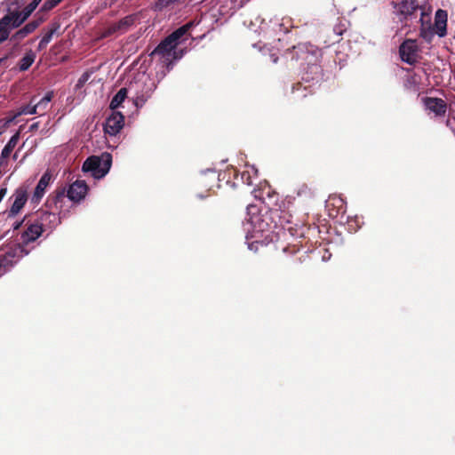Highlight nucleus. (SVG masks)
<instances>
[{"label": "nucleus", "mask_w": 455, "mask_h": 455, "mask_svg": "<svg viewBox=\"0 0 455 455\" xmlns=\"http://www.w3.org/2000/svg\"><path fill=\"white\" fill-rule=\"evenodd\" d=\"M292 215L282 206L271 207L264 212H260L257 216L251 218L255 232L262 234L274 231L278 227L284 228L292 222ZM264 236V235H262Z\"/></svg>", "instance_id": "nucleus-1"}, {"label": "nucleus", "mask_w": 455, "mask_h": 455, "mask_svg": "<svg viewBox=\"0 0 455 455\" xmlns=\"http://www.w3.org/2000/svg\"><path fill=\"white\" fill-rule=\"evenodd\" d=\"M112 164V156L110 153L104 152L100 156H89L82 165L84 172H91L95 179L103 178L110 170Z\"/></svg>", "instance_id": "nucleus-2"}, {"label": "nucleus", "mask_w": 455, "mask_h": 455, "mask_svg": "<svg viewBox=\"0 0 455 455\" xmlns=\"http://www.w3.org/2000/svg\"><path fill=\"white\" fill-rule=\"evenodd\" d=\"M21 245H17L0 254V276L9 271L24 255Z\"/></svg>", "instance_id": "nucleus-3"}, {"label": "nucleus", "mask_w": 455, "mask_h": 455, "mask_svg": "<svg viewBox=\"0 0 455 455\" xmlns=\"http://www.w3.org/2000/svg\"><path fill=\"white\" fill-rule=\"evenodd\" d=\"M37 224L42 227L44 233H51L60 224V218L57 212L40 210L32 216Z\"/></svg>", "instance_id": "nucleus-4"}, {"label": "nucleus", "mask_w": 455, "mask_h": 455, "mask_svg": "<svg viewBox=\"0 0 455 455\" xmlns=\"http://www.w3.org/2000/svg\"><path fill=\"white\" fill-rule=\"evenodd\" d=\"M12 203L10 206V209L5 212V214L8 219L14 218L17 214L20 212V211L25 206L28 201V189L26 187L21 186L19 187L13 193V195L9 198V201Z\"/></svg>", "instance_id": "nucleus-5"}, {"label": "nucleus", "mask_w": 455, "mask_h": 455, "mask_svg": "<svg viewBox=\"0 0 455 455\" xmlns=\"http://www.w3.org/2000/svg\"><path fill=\"white\" fill-rule=\"evenodd\" d=\"M418 51L417 42L413 39H406L399 46L401 60L409 65H414L417 62Z\"/></svg>", "instance_id": "nucleus-6"}, {"label": "nucleus", "mask_w": 455, "mask_h": 455, "mask_svg": "<svg viewBox=\"0 0 455 455\" xmlns=\"http://www.w3.org/2000/svg\"><path fill=\"white\" fill-rule=\"evenodd\" d=\"M315 49L311 45L299 44L292 46L291 49H287L285 54H290L292 60L301 61L303 59L311 62L315 60Z\"/></svg>", "instance_id": "nucleus-7"}, {"label": "nucleus", "mask_w": 455, "mask_h": 455, "mask_svg": "<svg viewBox=\"0 0 455 455\" xmlns=\"http://www.w3.org/2000/svg\"><path fill=\"white\" fill-rule=\"evenodd\" d=\"M325 208L329 217L336 219L346 212L347 204L341 196L331 195L325 202Z\"/></svg>", "instance_id": "nucleus-8"}, {"label": "nucleus", "mask_w": 455, "mask_h": 455, "mask_svg": "<svg viewBox=\"0 0 455 455\" xmlns=\"http://www.w3.org/2000/svg\"><path fill=\"white\" fill-rule=\"evenodd\" d=\"M124 124V116L119 111H113L106 119L104 132L109 135H116Z\"/></svg>", "instance_id": "nucleus-9"}, {"label": "nucleus", "mask_w": 455, "mask_h": 455, "mask_svg": "<svg viewBox=\"0 0 455 455\" xmlns=\"http://www.w3.org/2000/svg\"><path fill=\"white\" fill-rule=\"evenodd\" d=\"M427 110L435 114V116H444L447 112V103L441 98L425 97L422 99Z\"/></svg>", "instance_id": "nucleus-10"}, {"label": "nucleus", "mask_w": 455, "mask_h": 455, "mask_svg": "<svg viewBox=\"0 0 455 455\" xmlns=\"http://www.w3.org/2000/svg\"><path fill=\"white\" fill-rule=\"evenodd\" d=\"M178 44L168 36H166L152 52L151 55H159L164 59V60H170L174 58L176 48Z\"/></svg>", "instance_id": "nucleus-11"}, {"label": "nucleus", "mask_w": 455, "mask_h": 455, "mask_svg": "<svg viewBox=\"0 0 455 455\" xmlns=\"http://www.w3.org/2000/svg\"><path fill=\"white\" fill-rule=\"evenodd\" d=\"M67 191V197L75 203H78L83 200L87 192L88 186L84 180H76L73 182Z\"/></svg>", "instance_id": "nucleus-12"}, {"label": "nucleus", "mask_w": 455, "mask_h": 455, "mask_svg": "<svg viewBox=\"0 0 455 455\" xmlns=\"http://www.w3.org/2000/svg\"><path fill=\"white\" fill-rule=\"evenodd\" d=\"M26 227V230L21 235V240L24 243L34 242L44 234L42 227L37 224L33 217L27 220Z\"/></svg>", "instance_id": "nucleus-13"}, {"label": "nucleus", "mask_w": 455, "mask_h": 455, "mask_svg": "<svg viewBox=\"0 0 455 455\" xmlns=\"http://www.w3.org/2000/svg\"><path fill=\"white\" fill-rule=\"evenodd\" d=\"M448 13L445 10L438 9L435 14V23L433 25L434 35L439 37H444L447 35Z\"/></svg>", "instance_id": "nucleus-14"}, {"label": "nucleus", "mask_w": 455, "mask_h": 455, "mask_svg": "<svg viewBox=\"0 0 455 455\" xmlns=\"http://www.w3.org/2000/svg\"><path fill=\"white\" fill-rule=\"evenodd\" d=\"M52 180V174L49 171H46L39 180L34 194L32 196V202L33 203H39V201L42 199L45 193L46 188L49 186L50 182Z\"/></svg>", "instance_id": "nucleus-15"}, {"label": "nucleus", "mask_w": 455, "mask_h": 455, "mask_svg": "<svg viewBox=\"0 0 455 455\" xmlns=\"http://www.w3.org/2000/svg\"><path fill=\"white\" fill-rule=\"evenodd\" d=\"M67 197L66 188H58L52 195L49 196L46 206L50 209L61 210L62 204Z\"/></svg>", "instance_id": "nucleus-16"}, {"label": "nucleus", "mask_w": 455, "mask_h": 455, "mask_svg": "<svg viewBox=\"0 0 455 455\" xmlns=\"http://www.w3.org/2000/svg\"><path fill=\"white\" fill-rule=\"evenodd\" d=\"M419 36L427 42H431L434 37L433 25L429 14L422 12L420 17Z\"/></svg>", "instance_id": "nucleus-17"}, {"label": "nucleus", "mask_w": 455, "mask_h": 455, "mask_svg": "<svg viewBox=\"0 0 455 455\" xmlns=\"http://www.w3.org/2000/svg\"><path fill=\"white\" fill-rule=\"evenodd\" d=\"M259 197L266 205H267L268 209L271 207H279L280 205L277 204L279 195L273 191L269 187L261 189L260 196H256ZM283 209H284L285 204L283 203L281 205Z\"/></svg>", "instance_id": "nucleus-18"}, {"label": "nucleus", "mask_w": 455, "mask_h": 455, "mask_svg": "<svg viewBox=\"0 0 455 455\" xmlns=\"http://www.w3.org/2000/svg\"><path fill=\"white\" fill-rule=\"evenodd\" d=\"M20 140V133L16 132L14 135L11 137L7 144L4 147L1 156H0V165H7L8 158L11 156L12 150L16 147L18 141Z\"/></svg>", "instance_id": "nucleus-19"}, {"label": "nucleus", "mask_w": 455, "mask_h": 455, "mask_svg": "<svg viewBox=\"0 0 455 455\" xmlns=\"http://www.w3.org/2000/svg\"><path fill=\"white\" fill-rule=\"evenodd\" d=\"M397 7L399 13L403 16L404 20H407L419 9V4L416 0H403L397 4Z\"/></svg>", "instance_id": "nucleus-20"}, {"label": "nucleus", "mask_w": 455, "mask_h": 455, "mask_svg": "<svg viewBox=\"0 0 455 455\" xmlns=\"http://www.w3.org/2000/svg\"><path fill=\"white\" fill-rule=\"evenodd\" d=\"M3 18L8 19V20L5 22L10 32L12 29L18 28L26 21L25 18L22 17V15L20 13V11L9 12Z\"/></svg>", "instance_id": "nucleus-21"}, {"label": "nucleus", "mask_w": 455, "mask_h": 455, "mask_svg": "<svg viewBox=\"0 0 455 455\" xmlns=\"http://www.w3.org/2000/svg\"><path fill=\"white\" fill-rule=\"evenodd\" d=\"M136 17L135 15H128L124 18L121 19L118 22L113 24L109 27V33H115L117 31H125L131 26H132L135 22Z\"/></svg>", "instance_id": "nucleus-22"}, {"label": "nucleus", "mask_w": 455, "mask_h": 455, "mask_svg": "<svg viewBox=\"0 0 455 455\" xmlns=\"http://www.w3.org/2000/svg\"><path fill=\"white\" fill-rule=\"evenodd\" d=\"M196 25V22L194 20L189 21L186 23L185 25L180 27L176 30H174L172 34L169 35V36L172 39V41L176 42L178 44L180 41V39L188 35L189 30Z\"/></svg>", "instance_id": "nucleus-23"}, {"label": "nucleus", "mask_w": 455, "mask_h": 455, "mask_svg": "<svg viewBox=\"0 0 455 455\" xmlns=\"http://www.w3.org/2000/svg\"><path fill=\"white\" fill-rule=\"evenodd\" d=\"M128 89L127 88H121L117 93L112 98L109 108L113 111H116V109L118 108L121 104L124 101V100L127 97Z\"/></svg>", "instance_id": "nucleus-24"}, {"label": "nucleus", "mask_w": 455, "mask_h": 455, "mask_svg": "<svg viewBox=\"0 0 455 455\" xmlns=\"http://www.w3.org/2000/svg\"><path fill=\"white\" fill-rule=\"evenodd\" d=\"M36 60V53L32 50H28L25 55L21 58L19 63V68L20 71L28 70Z\"/></svg>", "instance_id": "nucleus-25"}, {"label": "nucleus", "mask_w": 455, "mask_h": 455, "mask_svg": "<svg viewBox=\"0 0 455 455\" xmlns=\"http://www.w3.org/2000/svg\"><path fill=\"white\" fill-rule=\"evenodd\" d=\"M52 98L53 92H48L39 101H35V106H36L38 114L43 115L46 111L48 104L51 102Z\"/></svg>", "instance_id": "nucleus-26"}, {"label": "nucleus", "mask_w": 455, "mask_h": 455, "mask_svg": "<svg viewBox=\"0 0 455 455\" xmlns=\"http://www.w3.org/2000/svg\"><path fill=\"white\" fill-rule=\"evenodd\" d=\"M269 235L266 234L264 235V238L262 240L255 239L251 242L248 243V248L250 251L258 252L260 249L266 247L267 243H269Z\"/></svg>", "instance_id": "nucleus-27"}, {"label": "nucleus", "mask_w": 455, "mask_h": 455, "mask_svg": "<svg viewBox=\"0 0 455 455\" xmlns=\"http://www.w3.org/2000/svg\"><path fill=\"white\" fill-rule=\"evenodd\" d=\"M36 98L33 97L28 105H24L19 108L15 116H20L21 115H34L38 114L36 110V106H35Z\"/></svg>", "instance_id": "nucleus-28"}, {"label": "nucleus", "mask_w": 455, "mask_h": 455, "mask_svg": "<svg viewBox=\"0 0 455 455\" xmlns=\"http://www.w3.org/2000/svg\"><path fill=\"white\" fill-rule=\"evenodd\" d=\"M292 93L296 95V98L302 99L307 95H312V91L307 87H303L301 84L298 83L292 86Z\"/></svg>", "instance_id": "nucleus-29"}, {"label": "nucleus", "mask_w": 455, "mask_h": 455, "mask_svg": "<svg viewBox=\"0 0 455 455\" xmlns=\"http://www.w3.org/2000/svg\"><path fill=\"white\" fill-rule=\"evenodd\" d=\"M33 33L30 28L26 24L23 28L16 31L10 38L11 41L19 42L29 34Z\"/></svg>", "instance_id": "nucleus-30"}, {"label": "nucleus", "mask_w": 455, "mask_h": 455, "mask_svg": "<svg viewBox=\"0 0 455 455\" xmlns=\"http://www.w3.org/2000/svg\"><path fill=\"white\" fill-rule=\"evenodd\" d=\"M7 18H2L0 20V44L6 41L10 36V30L6 25Z\"/></svg>", "instance_id": "nucleus-31"}, {"label": "nucleus", "mask_w": 455, "mask_h": 455, "mask_svg": "<svg viewBox=\"0 0 455 455\" xmlns=\"http://www.w3.org/2000/svg\"><path fill=\"white\" fill-rule=\"evenodd\" d=\"M41 1L42 0H33L22 11L20 12V13L22 15V17L25 18L26 20L32 14V12L36 9V7L41 3Z\"/></svg>", "instance_id": "nucleus-32"}, {"label": "nucleus", "mask_w": 455, "mask_h": 455, "mask_svg": "<svg viewBox=\"0 0 455 455\" xmlns=\"http://www.w3.org/2000/svg\"><path fill=\"white\" fill-rule=\"evenodd\" d=\"M62 0H46L42 7L40 8L39 12H48L57 6Z\"/></svg>", "instance_id": "nucleus-33"}, {"label": "nucleus", "mask_w": 455, "mask_h": 455, "mask_svg": "<svg viewBox=\"0 0 455 455\" xmlns=\"http://www.w3.org/2000/svg\"><path fill=\"white\" fill-rule=\"evenodd\" d=\"M60 28V25L59 24H52L51 28L49 29L48 32H46L44 36L42 37V40L46 42L47 44H49L51 42V40L52 39V36L53 35L57 32V30L59 29Z\"/></svg>", "instance_id": "nucleus-34"}, {"label": "nucleus", "mask_w": 455, "mask_h": 455, "mask_svg": "<svg viewBox=\"0 0 455 455\" xmlns=\"http://www.w3.org/2000/svg\"><path fill=\"white\" fill-rule=\"evenodd\" d=\"M307 258V256H306V255H304V256H303V259H302V256H301V255L295 257V258L291 260V264H290V268H291V270H294V271H299V270H300V267H299V266L301 265V263H302V262H303Z\"/></svg>", "instance_id": "nucleus-35"}, {"label": "nucleus", "mask_w": 455, "mask_h": 455, "mask_svg": "<svg viewBox=\"0 0 455 455\" xmlns=\"http://www.w3.org/2000/svg\"><path fill=\"white\" fill-rule=\"evenodd\" d=\"M148 97H149V93H146V94H144V93H142V94H139V93H138V94L135 96V99H134V104L136 105V107H137V108H140V107H142V106L145 104V102L148 100Z\"/></svg>", "instance_id": "nucleus-36"}, {"label": "nucleus", "mask_w": 455, "mask_h": 455, "mask_svg": "<svg viewBox=\"0 0 455 455\" xmlns=\"http://www.w3.org/2000/svg\"><path fill=\"white\" fill-rule=\"evenodd\" d=\"M297 196L299 197H301L302 196H305L306 197H312L313 193L307 186H300L297 190Z\"/></svg>", "instance_id": "nucleus-37"}, {"label": "nucleus", "mask_w": 455, "mask_h": 455, "mask_svg": "<svg viewBox=\"0 0 455 455\" xmlns=\"http://www.w3.org/2000/svg\"><path fill=\"white\" fill-rule=\"evenodd\" d=\"M284 253L296 255L299 253V246L298 244L288 245L283 249Z\"/></svg>", "instance_id": "nucleus-38"}, {"label": "nucleus", "mask_w": 455, "mask_h": 455, "mask_svg": "<svg viewBox=\"0 0 455 455\" xmlns=\"http://www.w3.org/2000/svg\"><path fill=\"white\" fill-rule=\"evenodd\" d=\"M44 19L42 17L36 18L32 21L28 22L27 25L30 28V29L34 32L43 22Z\"/></svg>", "instance_id": "nucleus-39"}, {"label": "nucleus", "mask_w": 455, "mask_h": 455, "mask_svg": "<svg viewBox=\"0 0 455 455\" xmlns=\"http://www.w3.org/2000/svg\"><path fill=\"white\" fill-rule=\"evenodd\" d=\"M16 117H17V116H15V115H14V116H12V117H8V118H6V119L4 120V127H7V126H9V124H10L11 123H12V122L15 120V118H16Z\"/></svg>", "instance_id": "nucleus-40"}, {"label": "nucleus", "mask_w": 455, "mask_h": 455, "mask_svg": "<svg viewBox=\"0 0 455 455\" xmlns=\"http://www.w3.org/2000/svg\"><path fill=\"white\" fill-rule=\"evenodd\" d=\"M47 45H48V44L41 39L38 44L37 49H38V51H42V50L45 49Z\"/></svg>", "instance_id": "nucleus-41"}, {"label": "nucleus", "mask_w": 455, "mask_h": 455, "mask_svg": "<svg viewBox=\"0 0 455 455\" xmlns=\"http://www.w3.org/2000/svg\"><path fill=\"white\" fill-rule=\"evenodd\" d=\"M89 78V75L87 73H84L82 75V76L80 77L79 79V83L80 84H83V83H85Z\"/></svg>", "instance_id": "nucleus-42"}, {"label": "nucleus", "mask_w": 455, "mask_h": 455, "mask_svg": "<svg viewBox=\"0 0 455 455\" xmlns=\"http://www.w3.org/2000/svg\"><path fill=\"white\" fill-rule=\"evenodd\" d=\"M39 128V123H34L32 124L30 126H29V131L30 132H35L36 131L37 129Z\"/></svg>", "instance_id": "nucleus-43"}, {"label": "nucleus", "mask_w": 455, "mask_h": 455, "mask_svg": "<svg viewBox=\"0 0 455 455\" xmlns=\"http://www.w3.org/2000/svg\"><path fill=\"white\" fill-rule=\"evenodd\" d=\"M28 220V219L27 217H25V218L23 219V220H22V221H20V222H16V223L14 224V229H18V228L22 225V223H25V224H26V222H27V220Z\"/></svg>", "instance_id": "nucleus-44"}, {"label": "nucleus", "mask_w": 455, "mask_h": 455, "mask_svg": "<svg viewBox=\"0 0 455 455\" xmlns=\"http://www.w3.org/2000/svg\"><path fill=\"white\" fill-rule=\"evenodd\" d=\"M271 58H272V61H273L274 63H276V62H277L278 57L275 56V54H272V55H271Z\"/></svg>", "instance_id": "nucleus-45"}, {"label": "nucleus", "mask_w": 455, "mask_h": 455, "mask_svg": "<svg viewBox=\"0 0 455 455\" xmlns=\"http://www.w3.org/2000/svg\"><path fill=\"white\" fill-rule=\"evenodd\" d=\"M246 183H247L248 185H251V177H250V175H249V174H247V175H246Z\"/></svg>", "instance_id": "nucleus-46"}, {"label": "nucleus", "mask_w": 455, "mask_h": 455, "mask_svg": "<svg viewBox=\"0 0 455 455\" xmlns=\"http://www.w3.org/2000/svg\"><path fill=\"white\" fill-rule=\"evenodd\" d=\"M355 231L356 230L357 228H359V224H358V220L357 219H355Z\"/></svg>", "instance_id": "nucleus-47"}, {"label": "nucleus", "mask_w": 455, "mask_h": 455, "mask_svg": "<svg viewBox=\"0 0 455 455\" xmlns=\"http://www.w3.org/2000/svg\"><path fill=\"white\" fill-rule=\"evenodd\" d=\"M352 222H353L352 220H348V226H349L350 228H352V227H353V226H352Z\"/></svg>", "instance_id": "nucleus-48"}, {"label": "nucleus", "mask_w": 455, "mask_h": 455, "mask_svg": "<svg viewBox=\"0 0 455 455\" xmlns=\"http://www.w3.org/2000/svg\"><path fill=\"white\" fill-rule=\"evenodd\" d=\"M6 58L0 59V64L5 60Z\"/></svg>", "instance_id": "nucleus-49"}, {"label": "nucleus", "mask_w": 455, "mask_h": 455, "mask_svg": "<svg viewBox=\"0 0 455 455\" xmlns=\"http://www.w3.org/2000/svg\"><path fill=\"white\" fill-rule=\"evenodd\" d=\"M244 177H245V173L243 172V173L242 174V179H243V180H244Z\"/></svg>", "instance_id": "nucleus-50"}, {"label": "nucleus", "mask_w": 455, "mask_h": 455, "mask_svg": "<svg viewBox=\"0 0 455 455\" xmlns=\"http://www.w3.org/2000/svg\"><path fill=\"white\" fill-rule=\"evenodd\" d=\"M251 207H253L252 205H248L247 209L250 210Z\"/></svg>", "instance_id": "nucleus-51"}]
</instances>
